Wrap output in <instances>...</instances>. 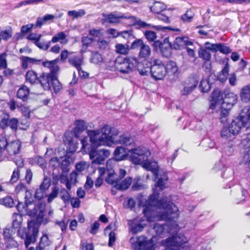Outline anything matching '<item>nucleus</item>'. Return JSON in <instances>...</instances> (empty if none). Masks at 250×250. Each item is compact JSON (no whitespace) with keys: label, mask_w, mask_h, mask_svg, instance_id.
I'll return each instance as SVG.
<instances>
[{"label":"nucleus","mask_w":250,"mask_h":250,"mask_svg":"<svg viewBox=\"0 0 250 250\" xmlns=\"http://www.w3.org/2000/svg\"><path fill=\"white\" fill-rule=\"evenodd\" d=\"M150 72L156 80H163L166 76V68L162 61L157 59L151 60Z\"/></svg>","instance_id":"6e6552de"},{"label":"nucleus","mask_w":250,"mask_h":250,"mask_svg":"<svg viewBox=\"0 0 250 250\" xmlns=\"http://www.w3.org/2000/svg\"><path fill=\"white\" fill-rule=\"evenodd\" d=\"M86 12L84 9L76 10H70L67 13L68 16L72 17L73 19L81 18L85 15Z\"/></svg>","instance_id":"ea45409f"},{"label":"nucleus","mask_w":250,"mask_h":250,"mask_svg":"<svg viewBox=\"0 0 250 250\" xmlns=\"http://www.w3.org/2000/svg\"><path fill=\"white\" fill-rule=\"evenodd\" d=\"M106 34L109 35V38H116L119 37L120 32L114 28H109L106 30Z\"/></svg>","instance_id":"338daca9"},{"label":"nucleus","mask_w":250,"mask_h":250,"mask_svg":"<svg viewBox=\"0 0 250 250\" xmlns=\"http://www.w3.org/2000/svg\"><path fill=\"white\" fill-rule=\"evenodd\" d=\"M29 94V89L25 85L21 86L17 93L18 98L23 101H25L27 99Z\"/></svg>","instance_id":"bb28decb"},{"label":"nucleus","mask_w":250,"mask_h":250,"mask_svg":"<svg viewBox=\"0 0 250 250\" xmlns=\"http://www.w3.org/2000/svg\"><path fill=\"white\" fill-rule=\"evenodd\" d=\"M115 165V160L114 159H109L106 162V167L107 173V177L105 178V181L116 188L119 179L114 172L112 167Z\"/></svg>","instance_id":"9b49d317"},{"label":"nucleus","mask_w":250,"mask_h":250,"mask_svg":"<svg viewBox=\"0 0 250 250\" xmlns=\"http://www.w3.org/2000/svg\"><path fill=\"white\" fill-rule=\"evenodd\" d=\"M145 35L148 41L149 42L154 41L157 38L156 33L151 31H146Z\"/></svg>","instance_id":"052dcab7"},{"label":"nucleus","mask_w":250,"mask_h":250,"mask_svg":"<svg viewBox=\"0 0 250 250\" xmlns=\"http://www.w3.org/2000/svg\"><path fill=\"white\" fill-rule=\"evenodd\" d=\"M56 74L42 73L39 77V82L45 90H49L51 88V83Z\"/></svg>","instance_id":"4468645a"},{"label":"nucleus","mask_w":250,"mask_h":250,"mask_svg":"<svg viewBox=\"0 0 250 250\" xmlns=\"http://www.w3.org/2000/svg\"><path fill=\"white\" fill-rule=\"evenodd\" d=\"M205 47L206 49L212 52L218 51V43H211L209 42H206L205 43Z\"/></svg>","instance_id":"8fccbe9b"},{"label":"nucleus","mask_w":250,"mask_h":250,"mask_svg":"<svg viewBox=\"0 0 250 250\" xmlns=\"http://www.w3.org/2000/svg\"><path fill=\"white\" fill-rule=\"evenodd\" d=\"M103 30L101 28H92L89 30L88 33L89 35L97 38L103 35Z\"/></svg>","instance_id":"3c124183"},{"label":"nucleus","mask_w":250,"mask_h":250,"mask_svg":"<svg viewBox=\"0 0 250 250\" xmlns=\"http://www.w3.org/2000/svg\"><path fill=\"white\" fill-rule=\"evenodd\" d=\"M131 48L132 49L139 48L138 57L140 59L146 60L150 56L151 54L150 46L145 43L141 39H136L133 42L131 45Z\"/></svg>","instance_id":"9d476101"},{"label":"nucleus","mask_w":250,"mask_h":250,"mask_svg":"<svg viewBox=\"0 0 250 250\" xmlns=\"http://www.w3.org/2000/svg\"><path fill=\"white\" fill-rule=\"evenodd\" d=\"M222 110L220 114V120L222 123L224 124L227 122L228 119V115L229 110L230 109L228 108H221Z\"/></svg>","instance_id":"de8ad7c7"},{"label":"nucleus","mask_w":250,"mask_h":250,"mask_svg":"<svg viewBox=\"0 0 250 250\" xmlns=\"http://www.w3.org/2000/svg\"><path fill=\"white\" fill-rule=\"evenodd\" d=\"M237 99V95L232 92L226 94L223 99L222 93L219 90H215L212 93L210 108L213 109L216 106H221V108L231 109L236 103Z\"/></svg>","instance_id":"20e7f679"},{"label":"nucleus","mask_w":250,"mask_h":250,"mask_svg":"<svg viewBox=\"0 0 250 250\" xmlns=\"http://www.w3.org/2000/svg\"><path fill=\"white\" fill-rule=\"evenodd\" d=\"M18 121L16 119L13 118L10 120L8 119V115H6L1 120L0 125L2 128L10 126L12 129H16L17 128Z\"/></svg>","instance_id":"aec40b11"},{"label":"nucleus","mask_w":250,"mask_h":250,"mask_svg":"<svg viewBox=\"0 0 250 250\" xmlns=\"http://www.w3.org/2000/svg\"><path fill=\"white\" fill-rule=\"evenodd\" d=\"M229 71V67L228 64H225L224 67L222 69L221 72L218 75V80L223 83L228 79V74Z\"/></svg>","instance_id":"72a5a7b5"},{"label":"nucleus","mask_w":250,"mask_h":250,"mask_svg":"<svg viewBox=\"0 0 250 250\" xmlns=\"http://www.w3.org/2000/svg\"><path fill=\"white\" fill-rule=\"evenodd\" d=\"M26 81L31 83H35L37 81H39V77L36 72L32 70H28L25 75Z\"/></svg>","instance_id":"cd10ccee"},{"label":"nucleus","mask_w":250,"mask_h":250,"mask_svg":"<svg viewBox=\"0 0 250 250\" xmlns=\"http://www.w3.org/2000/svg\"><path fill=\"white\" fill-rule=\"evenodd\" d=\"M198 81L194 77L190 78L185 83L183 89L181 90V93L183 95H186L190 93L197 86Z\"/></svg>","instance_id":"dca6fc26"},{"label":"nucleus","mask_w":250,"mask_h":250,"mask_svg":"<svg viewBox=\"0 0 250 250\" xmlns=\"http://www.w3.org/2000/svg\"><path fill=\"white\" fill-rule=\"evenodd\" d=\"M34 225L35 222L33 221H30L28 223L29 231L26 235L24 241V244L26 248L36 241L39 230L38 228L34 227Z\"/></svg>","instance_id":"f8f14e48"},{"label":"nucleus","mask_w":250,"mask_h":250,"mask_svg":"<svg viewBox=\"0 0 250 250\" xmlns=\"http://www.w3.org/2000/svg\"><path fill=\"white\" fill-rule=\"evenodd\" d=\"M165 67L166 68V73H168L171 74H174L178 71L176 63L173 61L168 62Z\"/></svg>","instance_id":"f704fd0d"},{"label":"nucleus","mask_w":250,"mask_h":250,"mask_svg":"<svg viewBox=\"0 0 250 250\" xmlns=\"http://www.w3.org/2000/svg\"><path fill=\"white\" fill-rule=\"evenodd\" d=\"M15 231L13 229L5 228L3 230V239L5 242L14 238L13 235L15 234Z\"/></svg>","instance_id":"79ce46f5"},{"label":"nucleus","mask_w":250,"mask_h":250,"mask_svg":"<svg viewBox=\"0 0 250 250\" xmlns=\"http://www.w3.org/2000/svg\"><path fill=\"white\" fill-rule=\"evenodd\" d=\"M12 33V29L11 28H9L5 30L1 31L0 32V36L2 39L7 40L11 37Z\"/></svg>","instance_id":"6e6d98bb"},{"label":"nucleus","mask_w":250,"mask_h":250,"mask_svg":"<svg viewBox=\"0 0 250 250\" xmlns=\"http://www.w3.org/2000/svg\"><path fill=\"white\" fill-rule=\"evenodd\" d=\"M21 147V142L18 140H15L8 143L5 149L10 155H14L19 152Z\"/></svg>","instance_id":"6ab92c4d"},{"label":"nucleus","mask_w":250,"mask_h":250,"mask_svg":"<svg viewBox=\"0 0 250 250\" xmlns=\"http://www.w3.org/2000/svg\"><path fill=\"white\" fill-rule=\"evenodd\" d=\"M66 37V36L63 32H60L52 38L51 42L56 43L60 41L61 43H66L67 41H63L65 39Z\"/></svg>","instance_id":"a19ab883"},{"label":"nucleus","mask_w":250,"mask_h":250,"mask_svg":"<svg viewBox=\"0 0 250 250\" xmlns=\"http://www.w3.org/2000/svg\"><path fill=\"white\" fill-rule=\"evenodd\" d=\"M1 204L7 207L11 208L14 206V200L11 197H6L2 199L1 200Z\"/></svg>","instance_id":"603ef678"},{"label":"nucleus","mask_w":250,"mask_h":250,"mask_svg":"<svg viewBox=\"0 0 250 250\" xmlns=\"http://www.w3.org/2000/svg\"><path fill=\"white\" fill-rule=\"evenodd\" d=\"M98 170L99 172V177L97 178L95 183V185L96 187H99L102 185L103 182V179L102 177L105 174L106 171L105 169L102 167H98Z\"/></svg>","instance_id":"37998d69"},{"label":"nucleus","mask_w":250,"mask_h":250,"mask_svg":"<svg viewBox=\"0 0 250 250\" xmlns=\"http://www.w3.org/2000/svg\"><path fill=\"white\" fill-rule=\"evenodd\" d=\"M118 134V129L107 125H104L99 129L87 131L90 142L96 146H109L112 144H117L127 146L134 144V139L130 135L124 134L120 136L119 139H117Z\"/></svg>","instance_id":"f03ea898"},{"label":"nucleus","mask_w":250,"mask_h":250,"mask_svg":"<svg viewBox=\"0 0 250 250\" xmlns=\"http://www.w3.org/2000/svg\"><path fill=\"white\" fill-rule=\"evenodd\" d=\"M50 186V179L47 177H44L43 181L39 189H38L36 191L35 197L38 198H41L42 196L38 195V194L41 192L42 193L47 190Z\"/></svg>","instance_id":"393cba45"},{"label":"nucleus","mask_w":250,"mask_h":250,"mask_svg":"<svg viewBox=\"0 0 250 250\" xmlns=\"http://www.w3.org/2000/svg\"><path fill=\"white\" fill-rule=\"evenodd\" d=\"M89 158L92 160V164L100 165L110 155V151L106 149L97 150L92 148L88 152Z\"/></svg>","instance_id":"1a4fd4ad"},{"label":"nucleus","mask_w":250,"mask_h":250,"mask_svg":"<svg viewBox=\"0 0 250 250\" xmlns=\"http://www.w3.org/2000/svg\"><path fill=\"white\" fill-rule=\"evenodd\" d=\"M154 230L155 231L156 235L160 236L163 235L164 233V227L163 225L159 224H156L153 228Z\"/></svg>","instance_id":"680f3d73"},{"label":"nucleus","mask_w":250,"mask_h":250,"mask_svg":"<svg viewBox=\"0 0 250 250\" xmlns=\"http://www.w3.org/2000/svg\"><path fill=\"white\" fill-rule=\"evenodd\" d=\"M194 16L193 12L191 9H189L181 17V20L184 22H190L192 21Z\"/></svg>","instance_id":"4c0bfd02"},{"label":"nucleus","mask_w":250,"mask_h":250,"mask_svg":"<svg viewBox=\"0 0 250 250\" xmlns=\"http://www.w3.org/2000/svg\"><path fill=\"white\" fill-rule=\"evenodd\" d=\"M115 162L126 159L135 165H142L143 168L151 171L156 181L153 193L149 197L146 205L144 208V216L148 222L159 220H174L178 218V208L168 197L158 200V192L165 188L168 180L167 174L161 169L156 162L148 161L147 158L151 155L149 150L144 146H138L126 150L123 146H118L114 150Z\"/></svg>","instance_id":"f257e3e1"},{"label":"nucleus","mask_w":250,"mask_h":250,"mask_svg":"<svg viewBox=\"0 0 250 250\" xmlns=\"http://www.w3.org/2000/svg\"><path fill=\"white\" fill-rule=\"evenodd\" d=\"M229 126L224 127L221 132V137L225 139L229 138L232 135Z\"/></svg>","instance_id":"5fc2aeb1"},{"label":"nucleus","mask_w":250,"mask_h":250,"mask_svg":"<svg viewBox=\"0 0 250 250\" xmlns=\"http://www.w3.org/2000/svg\"><path fill=\"white\" fill-rule=\"evenodd\" d=\"M75 127L74 129V134L76 138L81 136L82 133L87 129V126L84 121L78 120L76 122Z\"/></svg>","instance_id":"4be33fe9"},{"label":"nucleus","mask_w":250,"mask_h":250,"mask_svg":"<svg viewBox=\"0 0 250 250\" xmlns=\"http://www.w3.org/2000/svg\"><path fill=\"white\" fill-rule=\"evenodd\" d=\"M188 242V239L184 234L176 233L161 243L165 247V250H191V246Z\"/></svg>","instance_id":"7ed1b4c3"},{"label":"nucleus","mask_w":250,"mask_h":250,"mask_svg":"<svg viewBox=\"0 0 250 250\" xmlns=\"http://www.w3.org/2000/svg\"><path fill=\"white\" fill-rule=\"evenodd\" d=\"M58 192H59V189L56 187L52 189L51 192L49 194V195L48 196V198H47L48 202H49V203L51 202L54 198L57 197V195L58 194Z\"/></svg>","instance_id":"e2e57ef3"},{"label":"nucleus","mask_w":250,"mask_h":250,"mask_svg":"<svg viewBox=\"0 0 250 250\" xmlns=\"http://www.w3.org/2000/svg\"><path fill=\"white\" fill-rule=\"evenodd\" d=\"M65 137L66 138L65 141L68 142V151L70 153H74L78 148V143H75L71 138H67L66 134Z\"/></svg>","instance_id":"e433bc0d"},{"label":"nucleus","mask_w":250,"mask_h":250,"mask_svg":"<svg viewBox=\"0 0 250 250\" xmlns=\"http://www.w3.org/2000/svg\"><path fill=\"white\" fill-rule=\"evenodd\" d=\"M128 20L130 21V25H137L140 27H145L147 26H150V24H148L146 22L141 20H137L135 17L128 15Z\"/></svg>","instance_id":"473e14b6"},{"label":"nucleus","mask_w":250,"mask_h":250,"mask_svg":"<svg viewBox=\"0 0 250 250\" xmlns=\"http://www.w3.org/2000/svg\"><path fill=\"white\" fill-rule=\"evenodd\" d=\"M42 37V34H37L36 33H31L30 34L28 37L27 39L29 40L33 41L34 42V43L36 44L39 41H40V39Z\"/></svg>","instance_id":"0e129e2a"},{"label":"nucleus","mask_w":250,"mask_h":250,"mask_svg":"<svg viewBox=\"0 0 250 250\" xmlns=\"http://www.w3.org/2000/svg\"><path fill=\"white\" fill-rule=\"evenodd\" d=\"M51 245V242L49 241L48 236L46 234H44L41 239L38 250H47L49 249Z\"/></svg>","instance_id":"a878e982"},{"label":"nucleus","mask_w":250,"mask_h":250,"mask_svg":"<svg viewBox=\"0 0 250 250\" xmlns=\"http://www.w3.org/2000/svg\"><path fill=\"white\" fill-rule=\"evenodd\" d=\"M143 222L144 220L139 221L136 219L129 221L128 224L130 226L131 231L133 233H136L141 231L146 225L145 223H143Z\"/></svg>","instance_id":"a211bd4d"},{"label":"nucleus","mask_w":250,"mask_h":250,"mask_svg":"<svg viewBox=\"0 0 250 250\" xmlns=\"http://www.w3.org/2000/svg\"><path fill=\"white\" fill-rule=\"evenodd\" d=\"M58 62V59L53 61H46L42 62V64L43 66L50 69V72L49 73L57 74L60 70V67L57 64Z\"/></svg>","instance_id":"412c9836"},{"label":"nucleus","mask_w":250,"mask_h":250,"mask_svg":"<svg viewBox=\"0 0 250 250\" xmlns=\"http://www.w3.org/2000/svg\"><path fill=\"white\" fill-rule=\"evenodd\" d=\"M240 96L243 101L246 102L250 101V85L245 86L242 88Z\"/></svg>","instance_id":"2f4dec72"},{"label":"nucleus","mask_w":250,"mask_h":250,"mask_svg":"<svg viewBox=\"0 0 250 250\" xmlns=\"http://www.w3.org/2000/svg\"><path fill=\"white\" fill-rule=\"evenodd\" d=\"M20 59L21 62L22 68L23 69H27L28 67L32 66L33 64H37L41 61V60L23 56L20 57Z\"/></svg>","instance_id":"5701e85b"},{"label":"nucleus","mask_w":250,"mask_h":250,"mask_svg":"<svg viewBox=\"0 0 250 250\" xmlns=\"http://www.w3.org/2000/svg\"><path fill=\"white\" fill-rule=\"evenodd\" d=\"M199 56L206 61H209L211 58V54L205 48L200 49L199 51Z\"/></svg>","instance_id":"864d4df0"},{"label":"nucleus","mask_w":250,"mask_h":250,"mask_svg":"<svg viewBox=\"0 0 250 250\" xmlns=\"http://www.w3.org/2000/svg\"><path fill=\"white\" fill-rule=\"evenodd\" d=\"M232 135L238 134L241 129L243 127V124L241 122L239 117L233 120L229 125Z\"/></svg>","instance_id":"b1692460"},{"label":"nucleus","mask_w":250,"mask_h":250,"mask_svg":"<svg viewBox=\"0 0 250 250\" xmlns=\"http://www.w3.org/2000/svg\"><path fill=\"white\" fill-rule=\"evenodd\" d=\"M94 41V40L93 38L89 37L88 36L83 37L82 38V43L83 47L84 46L87 47L90 44H91Z\"/></svg>","instance_id":"69168bd1"},{"label":"nucleus","mask_w":250,"mask_h":250,"mask_svg":"<svg viewBox=\"0 0 250 250\" xmlns=\"http://www.w3.org/2000/svg\"><path fill=\"white\" fill-rule=\"evenodd\" d=\"M167 6L164 3L160 1H155L153 5L150 7L151 11L157 14H160L161 12L165 10Z\"/></svg>","instance_id":"c85d7f7f"},{"label":"nucleus","mask_w":250,"mask_h":250,"mask_svg":"<svg viewBox=\"0 0 250 250\" xmlns=\"http://www.w3.org/2000/svg\"><path fill=\"white\" fill-rule=\"evenodd\" d=\"M69 62L78 70L81 75V66L83 64V59L78 57H74L69 59Z\"/></svg>","instance_id":"c756f323"},{"label":"nucleus","mask_w":250,"mask_h":250,"mask_svg":"<svg viewBox=\"0 0 250 250\" xmlns=\"http://www.w3.org/2000/svg\"><path fill=\"white\" fill-rule=\"evenodd\" d=\"M25 203L28 205V204L35 206L33 204L34 199L32 197L31 193L29 191L26 190L25 191Z\"/></svg>","instance_id":"4d7b16f0"},{"label":"nucleus","mask_w":250,"mask_h":250,"mask_svg":"<svg viewBox=\"0 0 250 250\" xmlns=\"http://www.w3.org/2000/svg\"><path fill=\"white\" fill-rule=\"evenodd\" d=\"M104 18L102 20V22H107L110 23H117L120 22L121 19H125L128 20V15H125L117 14L116 12L111 13L109 14H103Z\"/></svg>","instance_id":"ddd939ff"},{"label":"nucleus","mask_w":250,"mask_h":250,"mask_svg":"<svg viewBox=\"0 0 250 250\" xmlns=\"http://www.w3.org/2000/svg\"><path fill=\"white\" fill-rule=\"evenodd\" d=\"M88 167V165L85 162H81L76 165V170L79 172H81Z\"/></svg>","instance_id":"13d9d810"},{"label":"nucleus","mask_w":250,"mask_h":250,"mask_svg":"<svg viewBox=\"0 0 250 250\" xmlns=\"http://www.w3.org/2000/svg\"><path fill=\"white\" fill-rule=\"evenodd\" d=\"M154 240H156V237L147 240L146 237L140 236L136 238L131 237L130 242L134 250H154Z\"/></svg>","instance_id":"0eeeda50"},{"label":"nucleus","mask_w":250,"mask_h":250,"mask_svg":"<svg viewBox=\"0 0 250 250\" xmlns=\"http://www.w3.org/2000/svg\"><path fill=\"white\" fill-rule=\"evenodd\" d=\"M21 215L18 213H14L13 216V227L15 229L20 228L22 222Z\"/></svg>","instance_id":"c9c22d12"},{"label":"nucleus","mask_w":250,"mask_h":250,"mask_svg":"<svg viewBox=\"0 0 250 250\" xmlns=\"http://www.w3.org/2000/svg\"><path fill=\"white\" fill-rule=\"evenodd\" d=\"M45 205L44 203H40L36 206H33L25 203L24 204L19 202L16 208L20 213V215H28L30 216L38 215L39 217L43 216L45 209Z\"/></svg>","instance_id":"39448f33"},{"label":"nucleus","mask_w":250,"mask_h":250,"mask_svg":"<svg viewBox=\"0 0 250 250\" xmlns=\"http://www.w3.org/2000/svg\"><path fill=\"white\" fill-rule=\"evenodd\" d=\"M210 84L208 79H203L200 82L199 88L202 92H208L210 89Z\"/></svg>","instance_id":"c03bdc74"},{"label":"nucleus","mask_w":250,"mask_h":250,"mask_svg":"<svg viewBox=\"0 0 250 250\" xmlns=\"http://www.w3.org/2000/svg\"><path fill=\"white\" fill-rule=\"evenodd\" d=\"M52 86L55 93L59 92L62 88V84L60 83L57 78V74H56L52 81L51 86Z\"/></svg>","instance_id":"49530a36"},{"label":"nucleus","mask_w":250,"mask_h":250,"mask_svg":"<svg viewBox=\"0 0 250 250\" xmlns=\"http://www.w3.org/2000/svg\"><path fill=\"white\" fill-rule=\"evenodd\" d=\"M239 118L243 124V127L250 128V107L246 106L241 111Z\"/></svg>","instance_id":"2eb2a0df"},{"label":"nucleus","mask_w":250,"mask_h":250,"mask_svg":"<svg viewBox=\"0 0 250 250\" xmlns=\"http://www.w3.org/2000/svg\"><path fill=\"white\" fill-rule=\"evenodd\" d=\"M132 183V179L127 177L122 183H118L116 188L120 190H125L129 188Z\"/></svg>","instance_id":"58836bf2"},{"label":"nucleus","mask_w":250,"mask_h":250,"mask_svg":"<svg viewBox=\"0 0 250 250\" xmlns=\"http://www.w3.org/2000/svg\"><path fill=\"white\" fill-rule=\"evenodd\" d=\"M138 63L136 57L130 56L117 60L115 65L118 71L123 74H129L136 69Z\"/></svg>","instance_id":"423d86ee"},{"label":"nucleus","mask_w":250,"mask_h":250,"mask_svg":"<svg viewBox=\"0 0 250 250\" xmlns=\"http://www.w3.org/2000/svg\"><path fill=\"white\" fill-rule=\"evenodd\" d=\"M60 196L64 203H68L70 199L69 193L65 188L62 189L60 190Z\"/></svg>","instance_id":"09e8293b"},{"label":"nucleus","mask_w":250,"mask_h":250,"mask_svg":"<svg viewBox=\"0 0 250 250\" xmlns=\"http://www.w3.org/2000/svg\"><path fill=\"white\" fill-rule=\"evenodd\" d=\"M90 62L95 64H99L103 62L102 55L98 52H92Z\"/></svg>","instance_id":"a18cd8bd"},{"label":"nucleus","mask_w":250,"mask_h":250,"mask_svg":"<svg viewBox=\"0 0 250 250\" xmlns=\"http://www.w3.org/2000/svg\"><path fill=\"white\" fill-rule=\"evenodd\" d=\"M129 47L128 44L118 43L115 45V50L118 54L126 55L129 51Z\"/></svg>","instance_id":"7c9ffc66"},{"label":"nucleus","mask_w":250,"mask_h":250,"mask_svg":"<svg viewBox=\"0 0 250 250\" xmlns=\"http://www.w3.org/2000/svg\"><path fill=\"white\" fill-rule=\"evenodd\" d=\"M190 45H192V42L188 40V38L184 37L176 38L171 46L174 49L179 50L185 46Z\"/></svg>","instance_id":"f3484780"},{"label":"nucleus","mask_w":250,"mask_h":250,"mask_svg":"<svg viewBox=\"0 0 250 250\" xmlns=\"http://www.w3.org/2000/svg\"><path fill=\"white\" fill-rule=\"evenodd\" d=\"M49 166L55 169L60 166V160L58 157H53L49 161Z\"/></svg>","instance_id":"bf43d9fd"},{"label":"nucleus","mask_w":250,"mask_h":250,"mask_svg":"<svg viewBox=\"0 0 250 250\" xmlns=\"http://www.w3.org/2000/svg\"><path fill=\"white\" fill-rule=\"evenodd\" d=\"M218 51L224 53V54H229L231 52L229 48L224 44L222 43H218Z\"/></svg>","instance_id":"774afa93"}]
</instances>
